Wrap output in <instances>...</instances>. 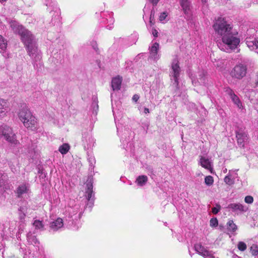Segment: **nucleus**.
I'll return each mask as SVG.
<instances>
[{
  "instance_id": "f257e3e1",
  "label": "nucleus",
  "mask_w": 258,
  "mask_h": 258,
  "mask_svg": "<svg viewBox=\"0 0 258 258\" xmlns=\"http://www.w3.org/2000/svg\"><path fill=\"white\" fill-rule=\"evenodd\" d=\"M212 27L216 34L221 37L222 41L230 49H235L240 42L237 33L233 32V26L225 18L219 17L215 19Z\"/></svg>"
},
{
  "instance_id": "f03ea898",
  "label": "nucleus",
  "mask_w": 258,
  "mask_h": 258,
  "mask_svg": "<svg viewBox=\"0 0 258 258\" xmlns=\"http://www.w3.org/2000/svg\"><path fill=\"white\" fill-rule=\"evenodd\" d=\"M18 115L20 120L26 127L30 128L31 130L36 128L37 119L28 107L26 106L22 107L19 110Z\"/></svg>"
},
{
  "instance_id": "7ed1b4c3",
  "label": "nucleus",
  "mask_w": 258,
  "mask_h": 258,
  "mask_svg": "<svg viewBox=\"0 0 258 258\" xmlns=\"http://www.w3.org/2000/svg\"><path fill=\"white\" fill-rule=\"evenodd\" d=\"M11 27L16 33H17L21 37V40L25 44L33 42L34 36L31 32L21 25L12 24Z\"/></svg>"
},
{
  "instance_id": "20e7f679",
  "label": "nucleus",
  "mask_w": 258,
  "mask_h": 258,
  "mask_svg": "<svg viewBox=\"0 0 258 258\" xmlns=\"http://www.w3.org/2000/svg\"><path fill=\"white\" fill-rule=\"evenodd\" d=\"M1 132L5 139L11 145H16L19 144L12 127L5 125L3 127Z\"/></svg>"
},
{
  "instance_id": "39448f33",
  "label": "nucleus",
  "mask_w": 258,
  "mask_h": 258,
  "mask_svg": "<svg viewBox=\"0 0 258 258\" xmlns=\"http://www.w3.org/2000/svg\"><path fill=\"white\" fill-rule=\"evenodd\" d=\"M247 71V68L246 65L239 63L234 67L230 75L232 78L240 80L246 76Z\"/></svg>"
},
{
  "instance_id": "423d86ee",
  "label": "nucleus",
  "mask_w": 258,
  "mask_h": 258,
  "mask_svg": "<svg viewBox=\"0 0 258 258\" xmlns=\"http://www.w3.org/2000/svg\"><path fill=\"white\" fill-rule=\"evenodd\" d=\"M171 68L175 83L177 85H178V78L180 75V69L177 58H175L173 59L171 64Z\"/></svg>"
},
{
  "instance_id": "0eeeda50",
  "label": "nucleus",
  "mask_w": 258,
  "mask_h": 258,
  "mask_svg": "<svg viewBox=\"0 0 258 258\" xmlns=\"http://www.w3.org/2000/svg\"><path fill=\"white\" fill-rule=\"evenodd\" d=\"M196 251L200 255L204 257H208L209 258H215L211 251L207 250L204 246L200 244H197L195 245Z\"/></svg>"
},
{
  "instance_id": "6e6552de",
  "label": "nucleus",
  "mask_w": 258,
  "mask_h": 258,
  "mask_svg": "<svg viewBox=\"0 0 258 258\" xmlns=\"http://www.w3.org/2000/svg\"><path fill=\"white\" fill-rule=\"evenodd\" d=\"M237 144L242 147H244V142L248 139L247 135L245 132H237L236 134Z\"/></svg>"
},
{
  "instance_id": "1a4fd4ad",
  "label": "nucleus",
  "mask_w": 258,
  "mask_h": 258,
  "mask_svg": "<svg viewBox=\"0 0 258 258\" xmlns=\"http://www.w3.org/2000/svg\"><path fill=\"white\" fill-rule=\"evenodd\" d=\"M122 78L120 76L113 78L111 81V87L113 90H119L120 89Z\"/></svg>"
},
{
  "instance_id": "9d476101",
  "label": "nucleus",
  "mask_w": 258,
  "mask_h": 258,
  "mask_svg": "<svg viewBox=\"0 0 258 258\" xmlns=\"http://www.w3.org/2000/svg\"><path fill=\"white\" fill-rule=\"evenodd\" d=\"M93 178L91 176L89 177L86 183V186L87 189L86 191V197L88 201H90L92 198V195L93 193Z\"/></svg>"
},
{
  "instance_id": "9b49d317",
  "label": "nucleus",
  "mask_w": 258,
  "mask_h": 258,
  "mask_svg": "<svg viewBox=\"0 0 258 258\" xmlns=\"http://www.w3.org/2000/svg\"><path fill=\"white\" fill-rule=\"evenodd\" d=\"M29 190V186L25 183L20 185L16 190V194L18 198L22 197L25 194H27Z\"/></svg>"
},
{
  "instance_id": "f8f14e48",
  "label": "nucleus",
  "mask_w": 258,
  "mask_h": 258,
  "mask_svg": "<svg viewBox=\"0 0 258 258\" xmlns=\"http://www.w3.org/2000/svg\"><path fill=\"white\" fill-rule=\"evenodd\" d=\"M28 54L30 56H33L37 52V47L34 42L25 44Z\"/></svg>"
},
{
  "instance_id": "ddd939ff",
  "label": "nucleus",
  "mask_w": 258,
  "mask_h": 258,
  "mask_svg": "<svg viewBox=\"0 0 258 258\" xmlns=\"http://www.w3.org/2000/svg\"><path fill=\"white\" fill-rule=\"evenodd\" d=\"M8 107L7 101L3 99H0V117L6 114Z\"/></svg>"
},
{
  "instance_id": "4468645a",
  "label": "nucleus",
  "mask_w": 258,
  "mask_h": 258,
  "mask_svg": "<svg viewBox=\"0 0 258 258\" xmlns=\"http://www.w3.org/2000/svg\"><path fill=\"white\" fill-rule=\"evenodd\" d=\"M228 208H229L233 212H244L245 211L244 206L239 203L230 204L228 206Z\"/></svg>"
},
{
  "instance_id": "2eb2a0df",
  "label": "nucleus",
  "mask_w": 258,
  "mask_h": 258,
  "mask_svg": "<svg viewBox=\"0 0 258 258\" xmlns=\"http://www.w3.org/2000/svg\"><path fill=\"white\" fill-rule=\"evenodd\" d=\"M6 176L0 173V203H3L5 200V196L4 195V190L1 187L4 184Z\"/></svg>"
},
{
  "instance_id": "dca6fc26",
  "label": "nucleus",
  "mask_w": 258,
  "mask_h": 258,
  "mask_svg": "<svg viewBox=\"0 0 258 258\" xmlns=\"http://www.w3.org/2000/svg\"><path fill=\"white\" fill-rule=\"evenodd\" d=\"M63 225L62 220L61 218H57L50 224V227L53 230L56 231L62 227Z\"/></svg>"
},
{
  "instance_id": "f3484780",
  "label": "nucleus",
  "mask_w": 258,
  "mask_h": 258,
  "mask_svg": "<svg viewBox=\"0 0 258 258\" xmlns=\"http://www.w3.org/2000/svg\"><path fill=\"white\" fill-rule=\"evenodd\" d=\"M247 46L251 50L258 49V38L253 40H247Z\"/></svg>"
},
{
  "instance_id": "a211bd4d",
  "label": "nucleus",
  "mask_w": 258,
  "mask_h": 258,
  "mask_svg": "<svg viewBox=\"0 0 258 258\" xmlns=\"http://www.w3.org/2000/svg\"><path fill=\"white\" fill-rule=\"evenodd\" d=\"M148 181V177L146 175H140L139 176L136 180V183L138 185L142 186L145 185Z\"/></svg>"
},
{
  "instance_id": "6ab92c4d",
  "label": "nucleus",
  "mask_w": 258,
  "mask_h": 258,
  "mask_svg": "<svg viewBox=\"0 0 258 258\" xmlns=\"http://www.w3.org/2000/svg\"><path fill=\"white\" fill-rule=\"evenodd\" d=\"M159 48V44L157 42L154 43L150 49V52L153 56L155 57L158 53Z\"/></svg>"
},
{
  "instance_id": "aec40b11",
  "label": "nucleus",
  "mask_w": 258,
  "mask_h": 258,
  "mask_svg": "<svg viewBox=\"0 0 258 258\" xmlns=\"http://www.w3.org/2000/svg\"><path fill=\"white\" fill-rule=\"evenodd\" d=\"M181 7L185 13H186L189 10V2L188 0H179Z\"/></svg>"
},
{
  "instance_id": "412c9836",
  "label": "nucleus",
  "mask_w": 258,
  "mask_h": 258,
  "mask_svg": "<svg viewBox=\"0 0 258 258\" xmlns=\"http://www.w3.org/2000/svg\"><path fill=\"white\" fill-rule=\"evenodd\" d=\"M227 229L231 232H234L237 229L236 225L233 220H229L227 223Z\"/></svg>"
},
{
  "instance_id": "4be33fe9",
  "label": "nucleus",
  "mask_w": 258,
  "mask_h": 258,
  "mask_svg": "<svg viewBox=\"0 0 258 258\" xmlns=\"http://www.w3.org/2000/svg\"><path fill=\"white\" fill-rule=\"evenodd\" d=\"M33 226L35 227V229L39 230H43L44 229V225L42 224V221L38 220H35L34 221L33 223Z\"/></svg>"
},
{
  "instance_id": "5701e85b",
  "label": "nucleus",
  "mask_w": 258,
  "mask_h": 258,
  "mask_svg": "<svg viewBox=\"0 0 258 258\" xmlns=\"http://www.w3.org/2000/svg\"><path fill=\"white\" fill-rule=\"evenodd\" d=\"M69 145L68 144L64 143L59 147L58 150L62 154H65L69 151Z\"/></svg>"
},
{
  "instance_id": "b1692460",
  "label": "nucleus",
  "mask_w": 258,
  "mask_h": 258,
  "mask_svg": "<svg viewBox=\"0 0 258 258\" xmlns=\"http://www.w3.org/2000/svg\"><path fill=\"white\" fill-rule=\"evenodd\" d=\"M233 102L237 105L238 107L241 108L242 107V103L239 100V98L235 94H232V97H231Z\"/></svg>"
},
{
  "instance_id": "393cba45",
  "label": "nucleus",
  "mask_w": 258,
  "mask_h": 258,
  "mask_svg": "<svg viewBox=\"0 0 258 258\" xmlns=\"http://www.w3.org/2000/svg\"><path fill=\"white\" fill-rule=\"evenodd\" d=\"M7 46V43L6 40L0 35V49L4 50Z\"/></svg>"
},
{
  "instance_id": "a878e982",
  "label": "nucleus",
  "mask_w": 258,
  "mask_h": 258,
  "mask_svg": "<svg viewBox=\"0 0 258 258\" xmlns=\"http://www.w3.org/2000/svg\"><path fill=\"white\" fill-rule=\"evenodd\" d=\"M224 181L227 184L229 185L234 183V180L232 178L231 175L229 174L225 177Z\"/></svg>"
},
{
  "instance_id": "bb28decb",
  "label": "nucleus",
  "mask_w": 258,
  "mask_h": 258,
  "mask_svg": "<svg viewBox=\"0 0 258 258\" xmlns=\"http://www.w3.org/2000/svg\"><path fill=\"white\" fill-rule=\"evenodd\" d=\"M214 179L212 176H207L205 178V183L206 185L210 186L213 184Z\"/></svg>"
},
{
  "instance_id": "cd10ccee",
  "label": "nucleus",
  "mask_w": 258,
  "mask_h": 258,
  "mask_svg": "<svg viewBox=\"0 0 258 258\" xmlns=\"http://www.w3.org/2000/svg\"><path fill=\"white\" fill-rule=\"evenodd\" d=\"M200 164L202 167L210 170L212 173V167L211 162H200Z\"/></svg>"
},
{
  "instance_id": "c85d7f7f",
  "label": "nucleus",
  "mask_w": 258,
  "mask_h": 258,
  "mask_svg": "<svg viewBox=\"0 0 258 258\" xmlns=\"http://www.w3.org/2000/svg\"><path fill=\"white\" fill-rule=\"evenodd\" d=\"M250 252L253 255L258 254V246L256 244H252L250 247Z\"/></svg>"
},
{
  "instance_id": "c756f323",
  "label": "nucleus",
  "mask_w": 258,
  "mask_h": 258,
  "mask_svg": "<svg viewBox=\"0 0 258 258\" xmlns=\"http://www.w3.org/2000/svg\"><path fill=\"white\" fill-rule=\"evenodd\" d=\"M28 241L32 244H36L38 242L35 236H33L31 234H28L27 236Z\"/></svg>"
},
{
  "instance_id": "7c9ffc66",
  "label": "nucleus",
  "mask_w": 258,
  "mask_h": 258,
  "mask_svg": "<svg viewBox=\"0 0 258 258\" xmlns=\"http://www.w3.org/2000/svg\"><path fill=\"white\" fill-rule=\"evenodd\" d=\"M237 247L239 250L244 251L246 249L247 246L244 242L240 241L238 243Z\"/></svg>"
},
{
  "instance_id": "2f4dec72",
  "label": "nucleus",
  "mask_w": 258,
  "mask_h": 258,
  "mask_svg": "<svg viewBox=\"0 0 258 258\" xmlns=\"http://www.w3.org/2000/svg\"><path fill=\"white\" fill-rule=\"evenodd\" d=\"M210 223L211 227H216L218 225V220L216 218H212L210 220Z\"/></svg>"
},
{
  "instance_id": "473e14b6",
  "label": "nucleus",
  "mask_w": 258,
  "mask_h": 258,
  "mask_svg": "<svg viewBox=\"0 0 258 258\" xmlns=\"http://www.w3.org/2000/svg\"><path fill=\"white\" fill-rule=\"evenodd\" d=\"M244 201L247 204H251L253 202V198L250 196H247L245 197Z\"/></svg>"
},
{
  "instance_id": "72a5a7b5",
  "label": "nucleus",
  "mask_w": 258,
  "mask_h": 258,
  "mask_svg": "<svg viewBox=\"0 0 258 258\" xmlns=\"http://www.w3.org/2000/svg\"><path fill=\"white\" fill-rule=\"evenodd\" d=\"M221 207L219 205H217L216 207L212 208V213L214 214H216L218 213V212L220 210Z\"/></svg>"
},
{
  "instance_id": "f704fd0d",
  "label": "nucleus",
  "mask_w": 258,
  "mask_h": 258,
  "mask_svg": "<svg viewBox=\"0 0 258 258\" xmlns=\"http://www.w3.org/2000/svg\"><path fill=\"white\" fill-rule=\"evenodd\" d=\"M167 16V15L166 13H165V12L162 13L159 16V20L160 21H162L166 19Z\"/></svg>"
},
{
  "instance_id": "c9c22d12",
  "label": "nucleus",
  "mask_w": 258,
  "mask_h": 258,
  "mask_svg": "<svg viewBox=\"0 0 258 258\" xmlns=\"http://www.w3.org/2000/svg\"><path fill=\"white\" fill-rule=\"evenodd\" d=\"M153 6H156L160 0H149Z\"/></svg>"
},
{
  "instance_id": "e433bc0d",
  "label": "nucleus",
  "mask_w": 258,
  "mask_h": 258,
  "mask_svg": "<svg viewBox=\"0 0 258 258\" xmlns=\"http://www.w3.org/2000/svg\"><path fill=\"white\" fill-rule=\"evenodd\" d=\"M139 96L137 94H135L133 98H132V99L133 101H134L135 102H137L138 100L139 99Z\"/></svg>"
},
{
  "instance_id": "4c0bfd02",
  "label": "nucleus",
  "mask_w": 258,
  "mask_h": 258,
  "mask_svg": "<svg viewBox=\"0 0 258 258\" xmlns=\"http://www.w3.org/2000/svg\"><path fill=\"white\" fill-rule=\"evenodd\" d=\"M226 91L227 92L228 94L230 96V97H232V94H235L234 92L230 88H228Z\"/></svg>"
},
{
  "instance_id": "58836bf2",
  "label": "nucleus",
  "mask_w": 258,
  "mask_h": 258,
  "mask_svg": "<svg viewBox=\"0 0 258 258\" xmlns=\"http://www.w3.org/2000/svg\"><path fill=\"white\" fill-rule=\"evenodd\" d=\"M158 32L157 31V30H156V29H154L153 31V36L155 37H158Z\"/></svg>"
},
{
  "instance_id": "ea45409f",
  "label": "nucleus",
  "mask_w": 258,
  "mask_h": 258,
  "mask_svg": "<svg viewBox=\"0 0 258 258\" xmlns=\"http://www.w3.org/2000/svg\"><path fill=\"white\" fill-rule=\"evenodd\" d=\"M144 112L145 113H149V109L148 108L145 107L144 108Z\"/></svg>"
},
{
  "instance_id": "a19ab883",
  "label": "nucleus",
  "mask_w": 258,
  "mask_h": 258,
  "mask_svg": "<svg viewBox=\"0 0 258 258\" xmlns=\"http://www.w3.org/2000/svg\"><path fill=\"white\" fill-rule=\"evenodd\" d=\"M223 172H224V173L226 172H227V169H226V168H225V169H224V170H223Z\"/></svg>"
},
{
  "instance_id": "79ce46f5",
  "label": "nucleus",
  "mask_w": 258,
  "mask_h": 258,
  "mask_svg": "<svg viewBox=\"0 0 258 258\" xmlns=\"http://www.w3.org/2000/svg\"><path fill=\"white\" fill-rule=\"evenodd\" d=\"M201 1L203 3H206V0H201Z\"/></svg>"
},
{
  "instance_id": "37998d69",
  "label": "nucleus",
  "mask_w": 258,
  "mask_h": 258,
  "mask_svg": "<svg viewBox=\"0 0 258 258\" xmlns=\"http://www.w3.org/2000/svg\"><path fill=\"white\" fill-rule=\"evenodd\" d=\"M7 0H0L1 2H6Z\"/></svg>"
}]
</instances>
